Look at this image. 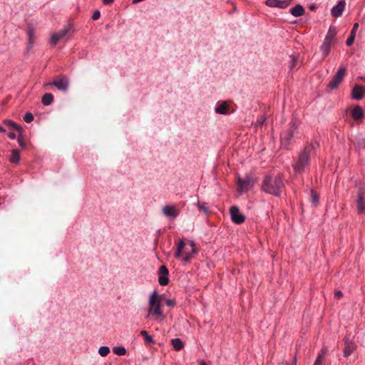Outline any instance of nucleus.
I'll return each instance as SVG.
<instances>
[{"mask_svg": "<svg viewBox=\"0 0 365 365\" xmlns=\"http://www.w3.org/2000/svg\"><path fill=\"white\" fill-rule=\"evenodd\" d=\"M284 187V184L281 175H267L264 177L262 190L270 195L279 197Z\"/></svg>", "mask_w": 365, "mask_h": 365, "instance_id": "1", "label": "nucleus"}, {"mask_svg": "<svg viewBox=\"0 0 365 365\" xmlns=\"http://www.w3.org/2000/svg\"><path fill=\"white\" fill-rule=\"evenodd\" d=\"M148 312L147 319H153L156 321H163L165 319L162 310L161 296L156 292H153L149 297Z\"/></svg>", "mask_w": 365, "mask_h": 365, "instance_id": "2", "label": "nucleus"}, {"mask_svg": "<svg viewBox=\"0 0 365 365\" xmlns=\"http://www.w3.org/2000/svg\"><path fill=\"white\" fill-rule=\"evenodd\" d=\"M314 149L312 144L306 146L298 155L297 160L293 165V169L296 174H302L309 166L310 155Z\"/></svg>", "mask_w": 365, "mask_h": 365, "instance_id": "3", "label": "nucleus"}, {"mask_svg": "<svg viewBox=\"0 0 365 365\" xmlns=\"http://www.w3.org/2000/svg\"><path fill=\"white\" fill-rule=\"evenodd\" d=\"M298 129V123L297 121H291L289 124L287 130L282 134V140L287 148L291 144L292 140Z\"/></svg>", "mask_w": 365, "mask_h": 365, "instance_id": "4", "label": "nucleus"}, {"mask_svg": "<svg viewBox=\"0 0 365 365\" xmlns=\"http://www.w3.org/2000/svg\"><path fill=\"white\" fill-rule=\"evenodd\" d=\"M56 86L58 90L66 91L68 88L69 81L68 78L63 75H58L55 77L53 81L47 83L45 86Z\"/></svg>", "mask_w": 365, "mask_h": 365, "instance_id": "5", "label": "nucleus"}, {"mask_svg": "<svg viewBox=\"0 0 365 365\" xmlns=\"http://www.w3.org/2000/svg\"><path fill=\"white\" fill-rule=\"evenodd\" d=\"M237 191L240 193L248 191L255 184L253 178L250 175H246L245 178L237 177Z\"/></svg>", "mask_w": 365, "mask_h": 365, "instance_id": "6", "label": "nucleus"}, {"mask_svg": "<svg viewBox=\"0 0 365 365\" xmlns=\"http://www.w3.org/2000/svg\"><path fill=\"white\" fill-rule=\"evenodd\" d=\"M346 73V68L344 66H341L338 69L332 79L329 81V84L327 85V87L331 90L336 89L341 83V82L343 81Z\"/></svg>", "mask_w": 365, "mask_h": 365, "instance_id": "7", "label": "nucleus"}, {"mask_svg": "<svg viewBox=\"0 0 365 365\" xmlns=\"http://www.w3.org/2000/svg\"><path fill=\"white\" fill-rule=\"evenodd\" d=\"M72 29V25L68 24L64 28L60 30L58 32L54 33L51 36L50 43L53 46H56L58 42L64 38L67 34Z\"/></svg>", "mask_w": 365, "mask_h": 365, "instance_id": "8", "label": "nucleus"}, {"mask_svg": "<svg viewBox=\"0 0 365 365\" xmlns=\"http://www.w3.org/2000/svg\"><path fill=\"white\" fill-rule=\"evenodd\" d=\"M230 214L232 221L235 224L240 225L245 221V216L240 212L237 206H232L230 208Z\"/></svg>", "mask_w": 365, "mask_h": 365, "instance_id": "9", "label": "nucleus"}, {"mask_svg": "<svg viewBox=\"0 0 365 365\" xmlns=\"http://www.w3.org/2000/svg\"><path fill=\"white\" fill-rule=\"evenodd\" d=\"M159 277H158V282L160 285L161 286H165L169 282V279L168 277V275L169 274L168 268L165 265H162L160 267L159 270Z\"/></svg>", "mask_w": 365, "mask_h": 365, "instance_id": "10", "label": "nucleus"}, {"mask_svg": "<svg viewBox=\"0 0 365 365\" xmlns=\"http://www.w3.org/2000/svg\"><path fill=\"white\" fill-rule=\"evenodd\" d=\"M290 4L288 0H266L265 4L269 7L286 9Z\"/></svg>", "mask_w": 365, "mask_h": 365, "instance_id": "11", "label": "nucleus"}, {"mask_svg": "<svg viewBox=\"0 0 365 365\" xmlns=\"http://www.w3.org/2000/svg\"><path fill=\"white\" fill-rule=\"evenodd\" d=\"M344 356H349L356 349L355 343L348 339H344Z\"/></svg>", "mask_w": 365, "mask_h": 365, "instance_id": "12", "label": "nucleus"}, {"mask_svg": "<svg viewBox=\"0 0 365 365\" xmlns=\"http://www.w3.org/2000/svg\"><path fill=\"white\" fill-rule=\"evenodd\" d=\"M351 98L354 100H361L364 96V87L361 85L356 84L351 90Z\"/></svg>", "mask_w": 365, "mask_h": 365, "instance_id": "13", "label": "nucleus"}, {"mask_svg": "<svg viewBox=\"0 0 365 365\" xmlns=\"http://www.w3.org/2000/svg\"><path fill=\"white\" fill-rule=\"evenodd\" d=\"M346 2L344 0H340L338 4L334 6L331 9V15L334 17H339L342 15L344 10Z\"/></svg>", "mask_w": 365, "mask_h": 365, "instance_id": "14", "label": "nucleus"}, {"mask_svg": "<svg viewBox=\"0 0 365 365\" xmlns=\"http://www.w3.org/2000/svg\"><path fill=\"white\" fill-rule=\"evenodd\" d=\"M163 214L167 217H176L179 215V211L175 206L166 205L163 208Z\"/></svg>", "mask_w": 365, "mask_h": 365, "instance_id": "15", "label": "nucleus"}, {"mask_svg": "<svg viewBox=\"0 0 365 365\" xmlns=\"http://www.w3.org/2000/svg\"><path fill=\"white\" fill-rule=\"evenodd\" d=\"M357 211L359 213L365 212V200L361 191H359L357 195Z\"/></svg>", "mask_w": 365, "mask_h": 365, "instance_id": "16", "label": "nucleus"}, {"mask_svg": "<svg viewBox=\"0 0 365 365\" xmlns=\"http://www.w3.org/2000/svg\"><path fill=\"white\" fill-rule=\"evenodd\" d=\"M333 44H334V43H332V42H330L327 40H324L322 44L320 46V51H322L324 57H326L329 54L331 47Z\"/></svg>", "mask_w": 365, "mask_h": 365, "instance_id": "17", "label": "nucleus"}, {"mask_svg": "<svg viewBox=\"0 0 365 365\" xmlns=\"http://www.w3.org/2000/svg\"><path fill=\"white\" fill-rule=\"evenodd\" d=\"M337 34V29L334 26H330L324 40L334 43L335 36Z\"/></svg>", "mask_w": 365, "mask_h": 365, "instance_id": "18", "label": "nucleus"}, {"mask_svg": "<svg viewBox=\"0 0 365 365\" xmlns=\"http://www.w3.org/2000/svg\"><path fill=\"white\" fill-rule=\"evenodd\" d=\"M3 123L9 128L11 130H15L19 133L22 132V128L14 121L11 120H4Z\"/></svg>", "mask_w": 365, "mask_h": 365, "instance_id": "19", "label": "nucleus"}, {"mask_svg": "<svg viewBox=\"0 0 365 365\" xmlns=\"http://www.w3.org/2000/svg\"><path fill=\"white\" fill-rule=\"evenodd\" d=\"M290 13L295 17H299L304 14V9L302 6L297 4L290 9Z\"/></svg>", "mask_w": 365, "mask_h": 365, "instance_id": "20", "label": "nucleus"}, {"mask_svg": "<svg viewBox=\"0 0 365 365\" xmlns=\"http://www.w3.org/2000/svg\"><path fill=\"white\" fill-rule=\"evenodd\" d=\"M363 115H364L363 109L359 106H355L351 113L352 118L355 120H358L361 119L363 117Z\"/></svg>", "mask_w": 365, "mask_h": 365, "instance_id": "21", "label": "nucleus"}, {"mask_svg": "<svg viewBox=\"0 0 365 365\" xmlns=\"http://www.w3.org/2000/svg\"><path fill=\"white\" fill-rule=\"evenodd\" d=\"M185 247V242L183 241V240H180L177 245L176 251L174 253L175 258L178 259L182 256V252L184 250Z\"/></svg>", "mask_w": 365, "mask_h": 365, "instance_id": "22", "label": "nucleus"}, {"mask_svg": "<svg viewBox=\"0 0 365 365\" xmlns=\"http://www.w3.org/2000/svg\"><path fill=\"white\" fill-rule=\"evenodd\" d=\"M229 108V105L224 102L215 108V112L219 114L225 115L228 113Z\"/></svg>", "mask_w": 365, "mask_h": 365, "instance_id": "23", "label": "nucleus"}, {"mask_svg": "<svg viewBox=\"0 0 365 365\" xmlns=\"http://www.w3.org/2000/svg\"><path fill=\"white\" fill-rule=\"evenodd\" d=\"M53 101V96L50 93H45L41 99V102L44 106H49Z\"/></svg>", "mask_w": 365, "mask_h": 365, "instance_id": "24", "label": "nucleus"}, {"mask_svg": "<svg viewBox=\"0 0 365 365\" xmlns=\"http://www.w3.org/2000/svg\"><path fill=\"white\" fill-rule=\"evenodd\" d=\"M20 160V154L18 150H13L11 151V155L9 158V161L11 163H18Z\"/></svg>", "mask_w": 365, "mask_h": 365, "instance_id": "25", "label": "nucleus"}, {"mask_svg": "<svg viewBox=\"0 0 365 365\" xmlns=\"http://www.w3.org/2000/svg\"><path fill=\"white\" fill-rule=\"evenodd\" d=\"M172 345L176 351H180L183 348V343L179 338L172 339Z\"/></svg>", "mask_w": 365, "mask_h": 365, "instance_id": "26", "label": "nucleus"}, {"mask_svg": "<svg viewBox=\"0 0 365 365\" xmlns=\"http://www.w3.org/2000/svg\"><path fill=\"white\" fill-rule=\"evenodd\" d=\"M27 35L29 37V46L30 47H31L34 43V37H35L34 29L32 27H29L27 31Z\"/></svg>", "mask_w": 365, "mask_h": 365, "instance_id": "27", "label": "nucleus"}, {"mask_svg": "<svg viewBox=\"0 0 365 365\" xmlns=\"http://www.w3.org/2000/svg\"><path fill=\"white\" fill-rule=\"evenodd\" d=\"M140 335L143 336L144 341L148 344H154V340L153 337L148 334V331L145 330H142L140 331Z\"/></svg>", "mask_w": 365, "mask_h": 365, "instance_id": "28", "label": "nucleus"}, {"mask_svg": "<svg viewBox=\"0 0 365 365\" xmlns=\"http://www.w3.org/2000/svg\"><path fill=\"white\" fill-rule=\"evenodd\" d=\"M197 206L198 207L199 211L203 212L205 214H208L209 210L208 207L207 206V203L198 201L197 203Z\"/></svg>", "mask_w": 365, "mask_h": 365, "instance_id": "29", "label": "nucleus"}, {"mask_svg": "<svg viewBox=\"0 0 365 365\" xmlns=\"http://www.w3.org/2000/svg\"><path fill=\"white\" fill-rule=\"evenodd\" d=\"M113 351L118 356H123L126 354V349L123 346H115L113 349Z\"/></svg>", "mask_w": 365, "mask_h": 365, "instance_id": "30", "label": "nucleus"}, {"mask_svg": "<svg viewBox=\"0 0 365 365\" xmlns=\"http://www.w3.org/2000/svg\"><path fill=\"white\" fill-rule=\"evenodd\" d=\"M110 353V349L108 346H102L98 349V354L101 356H106Z\"/></svg>", "mask_w": 365, "mask_h": 365, "instance_id": "31", "label": "nucleus"}, {"mask_svg": "<svg viewBox=\"0 0 365 365\" xmlns=\"http://www.w3.org/2000/svg\"><path fill=\"white\" fill-rule=\"evenodd\" d=\"M328 350L327 348H323L321 351L319 353L318 356L316 360H320V361L324 363V359L326 355L327 354Z\"/></svg>", "mask_w": 365, "mask_h": 365, "instance_id": "32", "label": "nucleus"}, {"mask_svg": "<svg viewBox=\"0 0 365 365\" xmlns=\"http://www.w3.org/2000/svg\"><path fill=\"white\" fill-rule=\"evenodd\" d=\"M24 120L26 123H31L34 120V115L31 113H26L24 116Z\"/></svg>", "mask_w": 365, "mask_h": 365, "instance_id": "33", "label": "nucleus"}, {"mask_svg": "<svg viewBox=\"0 0 365 365\" xmlns=\"http://www.w3.org/2000/svg\"><path fill=\"white\" fill-rule=\"evenodd\" d=\"M17 141L21 148H22L23 149L25 148L26 145L21 133H19V135L17 137Z\"/></svg>", "mask_w": 365, "mask_h": 365, "instance_id": "34", "label": "nucleus"}, {"mask_svg": "<svg viewBox=\"0 0 365 365\" xmlns=\"http://www.w3.org/2000/svg\"><path fill=\"white\" fill-rule=\"evenodd\" d=\"M355 36L350 34L349 38L346 39V44L348 46H351L354 43Z\"/></svg>", "mask_w": 365, "mask_h": 365, "instance_id": "35", "label": "nucleus"}, {"mask_svg": "<svg viewBox=\"0 0 365 365\" xmlns=\"http://www.w3.org/2000/svg\"><path fill=\"white\" fill-rule=\"evenodd\" d=\"M290 58H291L290 69H292L296 66V63H297V58L295 56H291Z\"/></svg>", "mask_w": 365, "mask_h": 365, "instance_id": "36", "label": "nucleus"}, {"mask_svg": "<svg viewBox=\"0 0 365 365\" xmlns=\"http://www.w3.org/2000/svg\"><path fill=\"white\" fill-rule=\"evenodd\" d=\"M311 197H312V202L314 203H317L318 202V201H319V196L313 190H312V192H311Z\"/></svg>", "mask_w": 365, "mask_h": 365, "instance_id": "37", "label": "nucleus"}, {"mask_svg": "<svg viewBox=\"0 0 365 365\" xmlns=\"http://www.w3.org/2000/svg\"><path fill=\"white\" fill-rule=\"evenodd\" d=\"M192 257V253L185 254V255L182 257V261L184 262H189Z\"/></svg>", "mask_w": 365, "mask_h": 365, "instance_id": "38", "label": "nucleus"}, {"mask_svg": "<svg viewBox=\"0 0 365 365\" xmlns=\"http://www.w3.org/2000/svg\"><path fill=\"white\" fill-rule=\"evenodd\" d=\"M266 117H262L261 119H258L257 121H256V123H255V126L256 127H259V126H262L264 123L265 122L266 120Z\"/></svg>", "mask_w": 365, "mask_h": 365, "instance_id": "39", "label": "nucleus"}, {"mask_svg": "<svg viewBox=\"0 0 365 365\" xmlns=\"http://www.w3.org/2000/svg\"><path fill=\"white\" fill-rule=\"evenodd\" d=\"M359 26V23H354V25H353V28H352V29L351 31L350 34L354 35V36H356V33L357 31Z\"/></svg>", "mask_w": 365, "mask_h": 365, "instance_id": "40", "label": "nucleus"}, {"mask_svg": "<svg viewBox=\"0 0 365 365\" xmlns=\"http://www.w3.org/2000/svg\"><path fill=\"white\" fill-rule=\"evenodd\" d=\"M100 16H101L100 11L98 10H96L93 14L92 19L97 20L100 18Z\"/></svg>", "mask_w": 365, "mask_h": 365, "instance_id": "41", "label": "nucleus"}, {"mask_svg": "<svg viewBox=\"0 0 365 365\" xmlns=\"http://www.w3.org/2000/svg\"><path fill=\"white\" fill-rule=\"evenodd\" d=\"M166 304L169 307H173L175 304V302L173 299H167L165 302Z\"/></svg>", "mask_w": 365, "mask_h": 365, "instance_id": "42", "label": "nucleus"}, {"mask_svg": "<svg viewBox=\"0 0 365 365\" xmlns=\"http://www.w3.org/2000/svg\"><path fill=\"white\" fill-rule=\"evenodd\" d=\"M8 136H9V138L10 139H12V140H14V139H15L16 138V134L14 133H13V132L9 133Z\"/></svg>", "mask_w": 365, "mask_h": 365, "instance_id": "43", "label": "nucleus"}, {"mask_svg": "<svg viewBox=\"0 0 365 365\" xmlns=\"http://www.w3.org/2000/svg\"><path fill=\"white\" fill-rule=\"evenodd\" d=\"M191 247H192V253H195V242L193 241H191L190 243Z\"/></svg>", "mask_w": 365, "mask_h": 365, "instance_id": "44", "label": "nucleus"}, {"mask_svg": "<svg viewBox=\"0 0 365 365\" xmlns=\"http://www.w3.org/2000/svg\"><path fill=\"white\" fill-rule=\"evenodd\" d=\"M335 296L337 298H341L343 296V293L341 291H336V292H335Z\"/></svg>", "mask_w": 365, "mask_h": 365, "instance_id": "45", "label": "nucleus"}, {"mask_svg": "<svg viewBox=\"0 0 365 365\" xmlns=\"http://www.w3.org/2000/svg\"><path fill=\"white\" fill-rule=\"evenodd\" d=\"M114 0H103L104 4H110L113 2Z\"/></svg>", "mask_w": 365, "mask_h": 365, "instance_id": "46", "label": "nucleus"}, {"mask_svg": "<svg viewBox=\"0 0 365 365\" xmlns=\"http://www.w3.org/2000/svg\"><path fill=\"white\" fill-rule=\"evenodd\" d=\"M323 362L320 361V360H316L314 365H323Z\"/></svg>", "mask_w": 365, "mask_h": 365, "instance_id": "47", "label": "nucleus"}, {"mask_svg": "<svg viewBox=\"0 0 365 365\" xmlns=\"http://www.w3.org/2000/svg\"><path fill=\"white\" fill-rule=\"evenodd\" d=\"M0 132L1 133L6 132V129L2 125H0Z\"/></svg>", "mask_w": 365, "mask_h": 365, "instance_id": "48", "label": "nucleus"}, {"mask_svg": "<svg viewBox=\"0 0 365 365\" xmlns=\"http://www.w3.org/2000/svg\"><path fill=\"white\" fill-rule=\"evenodd\" d=\"M200 365H207V364L205 361L202 360L200 363Z\"/></svg>", "mask_w": 365, "mask_h": 365, "instance_id": "49", "label": "nucleus"}, {"mask_svg": "<svg viewBox=\"0 0 365 365\" xmlns=\"http://www.w3.org/2000/svg\"><path fill=\"white\" fill-rule=\"evenodd\" d=\"M291 365H297V359H296V357L294 358V360L293 363Z\"/></svg>", "mask_w": 365, "mask_h": 365, "instance_id": "50", "label": "nucleus"}]
</instances>
